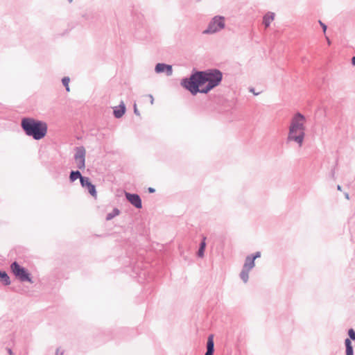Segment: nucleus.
Wrapping results in <instances>:
<instances>
[{
  "mask_svg": "<svg viewBox=\"0 0 355 355\" xmlns=\"http://www.w3.org/2000/svg\"><path fill=\"white\" fill-rule=\"evenodd\" d=\"M125 111V107L123 103H121L118 107H116L114 110V114L116 118L121 117Z\"/></svg>",
  "mask_w": 355,
  "mask_h": 355,
  "instance_id": "obj_13",
  "label": "nucleus"
},
{
  "mask_svg": "<svg viewBox=\"0 0 355 355\" xmlns=\"http://www.w3.org/2000/svg\"><path fill=\"white\" fill-rule=\"evenodd\" d=\"M135 113L136 114H138V115L139 114L138 113V110H137V109L136 105H135Z\"/></svg>",
  "mask_w": 355,
  "mask_h": 355,
  "instance_id": "obj_26",
  "label": "nucleus"
},
{
  "mask_svg": "<svg viewBox=\"0 0 355 355\" xmlns=\"http://www.w3.org/2000/svg\"><path fill=\"white\" fill-rule=\"evenodd\" d=\"M222 73L218 70H208L196 72L189 79H185L182 85L193 94L198 92L207 93L219 85L222 80Z\"/></svg>",
  "mask_w": 355,
  "mask_h": 355,
  "instance_id": "obj_1",
  "label": "nucleus"
},
{
  "mask_svg": "<svg viewBox=\"0 0 355 355\" xmlns=\"http://www.w3.org/2000/svg\"><path fill=\"white\" fill-rule=\"evenodd\" d=\"M205 249L200 248L198 250V254L200 257H202L204 256Z\"/></svg>",
  "mask_w": 355,
  "mask_h": 355,
  "instance_id": "obj_21",
  "label": "nucleus"
},
{
  "mask_svg": "<svg viewBox=\"0 0 355 355\" xmlns=\"http://www.w3.org/2000/svg\"><path fill=\"white\" fill-rule=\"evenodd\" d=\"M75 161L76 166L78 168H85V150L83 148H79L76 150V153L75 155Z\"/></svg>",
  "mask_w": 355,
  "mask_h": 355,
  "instance_id": "obj_6",
  "label": "nucleus"
},
{
  "mask_svg": "<svg viewBox=\"0 0 355 355\" xmlns=\"http://www.w3.org/2000/svg\"><path fill=\"white\" fill-rule=\"evenodd\" d=\"M8 352L9 353L10 355H12V352L10 349H8Z\"/></svg>",
  "mask_w": 355,
  "mask_h": 355,
  "instance_id": "obj_27",
  "label": "nucleus"
},
{
  "mask_svg": "<svg viewBox=\"0 0 355 355\" xmlns=\"http://www.w3.org/2000/svg\"><path fill=\"white\" fill-rule=\"evenodd\" d=\"M346 355H354L352 343L349 338L345 339Z\"/></svg>",
  "mask_w": 355,
  "mask_h": 355,
  "instance_id": "obj_15",
  "label": "nucleus"
},
{
  "mask_svg": "<svg viewBox=\"0 0 355 355\" xmlns=\"http://www.w3.org/2000/svg\"><path fill=\"white\" fill-rule=\"evenodd\" d=\"M0 282L4 285H9L10 284V277L6 272L0 270Z\"/></svg>",
  "mask_w": 355,
  "mask_h": 355,
  "instance_id": "obj_14",
  "label": "nucleus"
},
{
  "mask_svg": "<svg viewBox=\"0 0 355 355\" xmlns=\"http://www.w3.org/2000/svg\"><path fill=\"white\" fill-rule=\"evenodd\" d=\"M68 1H69V2H71V1H72V0H68Z\"/></svg>",
  "mask_w": 355,
  "mask_h": 355,
  "instance_id": "obj_30",
  "label": "nucleus"
},
{
  "mask_svg": "<svg viewBox=\"0 0 355 355\" xmlns=\"http://www.w3.org/2000/svg\"><path fill=\"white\" fill-rule=\"evenodd\" d=\"M319 22L323 29V31L325 33L327 30V26L324 24H323L321 21H320Z\"/></svg>",
  "mask_w": 355,
  "mask_h": 355,
  "instance_id": "obj_23",
  "label": "nucleus"
},
{
  "mask_svg": "<svg viewBox=\"0 0 355 355\" xmlns=\"http://www.w3.org/2000/svg\"><path fill=\"white\" fill-rule=\"evenodd\" d=\"M69 81H70V79L68 77H64L62 80V82L63 85L65 86L66 90L67 92L70 91V89H69Z\"/></svg>",
  "mask_w": 355,
  "mask_h": 355,
  "instance_id": "obj_18",
  "label": "nucleus"
},
{
  "mask_svg": "<svg viewBox=\"0 0 355 355\" xmlns=\"http://www.w3.org/2000/svg\"><path fill=\"white\" fill-rule=\"evenodd\" d=\"M327 40L328 44L330 45L331 44V42H330V40H329V39L328 37H327Z\"/></svg>",
  "mask_w": 355,
  "mask_h": 355,
  "instance_id": "obj_28",
  "label": "nucleus"
},
{
  "mask_svg": "<svg viewBox=\"0 0 355 355\" xmlns=\"http://www.w3.org/2000/svg\"><path fill=\"white\" fill-rule=\"evenodd\" d=\"M21 126L27 135L37 140L44 137L47 132V125L45 123L31 118L24 119Z\"/></svg>",
  "mask_w": 355,
  "mask_h": 355,
  "instance_id": "obj_3",
  "label": "nucleus"
},
{
  "mask_svg": "<svg viewBox=\"0 0 355 355\" xmlns=\"http://www.w3.org/2000/svg\"><path fill=\"white\" fill-rule=\"evenodd\" d=\"M205 239H206V238L204 237L202 239V241L200 244V248L205 249V246H206Z\"/></svg>",
  "mask_w": 355,
  "mask_h": 355,
  "instance_id": "obj_22",
  "label": "nucleus"
},
{
  "mask_svg": "<svg viewBox=\"0 0 355 355\" xmlns=\"http://www.w3.org/2000/svg\"><path fill=\"white\" fill-rule=\"evenodd\" d=\"M305 123L306 119L300 113L295 114L291 121L288 139L296 141L300 146L302 145L304 137Z\"/></svg>",
  "mask_w": 355,
  "mask_h": 355,
  "instance_id": "obj_2",
  "label": "nucleus"
},
{
  "mask_svg": "<svg viewBox=\"0 0 355 355\" xmlns=\"http://www.w3.org/2000/svg\"><path fill=\"white\" fill-rule=\"evenodd\" d=\"M114 212H115V213H114V214H113V215H112V214H108V215H107V220H110V219H112L114 216L118 215V214H119V210H118V209H115V210H114Z\"/></svg>",
  "mask_w": 355,
  "mask_h": 355,
  "instance_id": "obj_20",
  "label": "nucleus"
},
{
  "mask_svg": "<svg viewBox=\"0 0 355 355\" xmlns=\"http://www.w3.org/2000/svg\"><path fill=\"white\" fill-rule=\"evenodd\" d=\"M250 92H252L254 94L257 95L258 93H255L254 89H250Z\"/></svg>",
  "mask_w": 355,
  "mask_h": 355,
  "instance_id": "obj_29",
  "label": "nucleus"
},
{
  "mask_svg": "<svg viewBox=\"0 0 355 355\" xmlns=\"http://www.w3.org/2000/svg\"><path fill=\"white\" fill-rule=\"evenodd\" d=\"M81 185L88 189L89 193L94 198H96L97 193L96 187L92 184L88 178H81Z\"/></svg>",
  "mask_w": 355,
  "mask_h": 355,
  "instance_id": "obj_7",
  "label": "nucleus"
},
{
  "mask_svg": "<svg viewBox=\"0 0 355 355\" xmlns=\"http://www.w3.org/2000/svg\"><path fill=\"white\" fill-rule=\"evenodd\" d=\"M260 256L261 253L259 252H257L254 255L247 257L243 269L250 270L254 266V260L257 258L260 257Z\"/></svg>",
  "mask_w": 355,
  "mask_h": 355,
  "instance_id": "obj_8",
  "label": "nucleus"
},
{
  "mask_svg": "<svg viewBox=\"0 0 355 355\" xmlns=\"http://www.w3.org/2000/svg\"><path fill=\"white\" fill-rule=\"evenodd\" d=\"M214 351V335L211 334L208 336L207 343V352L205 355H213Z\"/></svg>",
  "mask_w": 355,
  "mask_h": 355,
  "instance_id": "obj_11",
  "label": "nucleus"
},
{
  "mask_svg": "<svg viewBox=\"0 0 355 355\" xmlns=\"http://www.w3.org/2000/svg\"><path fill=\"white\" fill-rule=\"evenodd\" d=\"M10 268L16 277H17L21 282L27 281L32 282L29 274L27 272L26 269L20 266L17 262L12 263L10 266Z\"/></svg>",
  "mask_w": 355,
  "mask_h": 355,
  "instance_id": "obj_4",
  "label": "nucleus"
},
{
  "mask_svg": "<svg viewBox=\"0 0 355 355\" xmlns=\"http://www.w3.org/2000/svg\"><path fill=\"white\" fill-rule=\"evenodd\" d=\"M352 64L355 66V56L352 59Z\"/></svg>",
  "mask_w": 355,
  "mask_h": 355,
  "instance_id": "obj_25",
  "label": "nucleus"
},
{
  "mask_svg": "<svg viewBox=\"0 0 355 355\" xmlns=\"http://www.w3.org/2000/svg\"><path fill=\"white\" fill-rule=\"evenodd\" d=\"M81 178H83L81 176L80 173L79 171H72L70 174V180L71 181L73 182L78 178H80V180L81 181Z\"/></svg>",
  "mask_w": 355,
  "mask_h": 355,
  "instance_id": "obj_16",
  "label": "nucleus"
},
{
  "mask_svg": "<svg viewBox=\"0 0 355 355\" xmlns=\"http://www.w3.org/2000/svg\"><path fill=\"white\" fill-rule=\"evenodd\" d=\"M348 334H349V338L353 340H355V331H354L353 329H350L349 331H348Z\"/></svg>",
  "mask_w": 355,
  "mask_h": 355,
  "instance_id": "obj_19",
  "label": "nucleus"
},
{
  "mask_svg": "<svg viewBox=\"0 0 355 355\" xmlns=\"http://www.w3.org/2000/svg\"><path fill=\"white\" fill-rule=\"evenodd\" d=\"M155 71L157 73H161L166 71L168 76L172 74V67L164 64L159 63L155 67Z\"/></svg>",
  "mask_w": 355,
  "mask_h": 355,
  "instance_id": "obj_10",
  "label": "nucleus"
},
{
  "mask_svg": "<svg viewBox=\"0 0 355 355\" xmlns=\"http://www.w3.org/2000/svg\"><path fill=\"white\" fill-rule=\"evenodd\" d=\"M125 196L128 200L137 208L141 207V200L138 195L125 193Z\"/></svg>",
  "mask_w": 355,
  "mask_h": 355,
  "instance_id": "obj_9",
  "label": "nucleus"
},
{
  "mask_svg": "<svg viewBox=\"0 0 355 355\" xmlns=\"http://www.w3.org/2000/svg\"><path fill=\"white\" fill-rule=\"evenodd\" d=\"M275 14L274 12H269L266 13L263 19V23L266 28H268L271 22L275 19Z\"/></svg>",
  "mask_w": 355,
  "mask_h": 355,
  "instance_id": "obj_12",
  "label": "nucleus"
},
{
  "mask_svg": "<svg viewBox=\"0 0 355 355\" xmlns=\"http://www.w3.org/2000/svg\"><path fill=\"white\" fill-rule=\"evenodd\" d=\"M225 26V19L223 17H215L210 22L207 29L203 31L204 34L214 33L223 29Z\"/></svg>",
  "mask_w": 355,
  "mask_h": 355,
  "instance_id": "obj_5",
  "label": "nucleus"
},
{
  "mask_svg": "<svg viewBox=\"0 0 355 355\" xmlns=\"http://www.w3.org/2000/svg\"><path fill=\"white\" fill-rule=\"evenodd\" d=\"M249 271L250 270H247L243 269L241 272V275H240L241 278L243 279V281L244 282H247V281L248 279Z\"/></svg>",
  "mask_w": 355,
  "mask_h": 355,
  "instance_id": "obj_17",
  "label": "nucleus"
},
{
  "mask_svg": "<svg viewBox=\"0 0 355 355\" xmlns=\"http://www.w3.org/2000/svg\"><path fill=\"white\" fill-rule=\"evenodd\" d=\"M148 190V191H149L150 193H153V192H155V189H154L153 188H152V187H149Z\"/></svg>",
  "mask_w": 355,
  "mask_h": 355,
  "instance_id": "obj_24",
  "label": "nucleus"
}]
</instances>
